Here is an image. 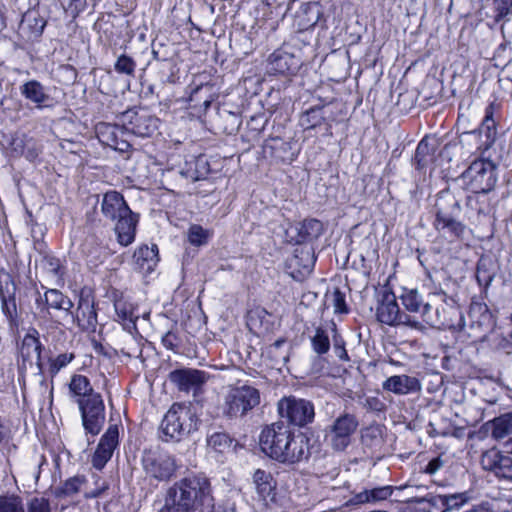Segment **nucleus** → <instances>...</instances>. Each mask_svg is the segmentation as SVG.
I'll return each mask as SVG.
<instances>
[{
  "instance_id": "nucleus-1",
  "label": "nucleus",
  "mask_w": 512,
  "mask_h": 512,
  "mask_svg": "<svg viewBox=\"0 0 512 512\" xmlns=\"http://www.w3.org/2000/svg\"><path fill=\"white\" fill-rule=\"evenodd\" d=\"M214 505L211 482L203 474L189 475L175 482L165 494L159 512H208Z\"/></svg>"
},
{
  "instance_id": "nucleus-2",
  "label": "nucleus",
  "mask_w": 512,
  "mask_h": 512,
  "mask_svg": "<svg viewBox=\"0 0 512 512\" xmlns=\"http://www.w3.org/2000/svg\"><path fill=\"white\" fill-rule=\"evenodd\" d=\"M309 440L304 434H294L283 421L265 427L259 438L262 451L270 458L294 464L309 456Z\"/></svg>"
},
{
  "instance_id": "nucleus-3",
  "label": "nucleus",
  "mask_w": 512,
  "mask_h": 512,
  "mask_svg": "<svg viewBox=\"0 0 512 512\" xmlns=\"http://www.w3.org/2000/svg\"><path fill=\"white\" fill-rule=\"evenodd\" d=\"M461 205L459 200L449 191H441L435 203V219L433 227L439 236L455 242L464 237L466 225L460 220Z\"/></svg>"
},
{
  "instance_id": "nucleus-4",
  "label": "nucleus",
  "mask_w": 512,
  "mask_h": 512,
  "mask_svg": "<svg viewBox=\"0 0 512 512\" xmlns=\"http://www.w3.org/2000/svg\"><path fill=\"white\" fill-rule=\"evenodd\" d=\"M102 215L115 221V233L118 242L123 246L130 245L135 238L138 216L128 207L123 196L117 191H109L103 195L101 202Z\"/></svg>"
},
{
  "instance_id": "nucleus-5",
  "label": "nucleus",
  "mask_w": 512,
  "mask_h": 512,
  "mask_svg": "<svg viewBox=\"0 0 512 512\" xmlns=\"http://www.w3.org/2000/svg\"><path fill=\"white\" fill-rule=\"evenodd\" d=\"M454 317H458L459 322L464 320L452 298L442 290L429 294V301L424 304L422 311V318L428 325L438 328H453L455 326Z\"/></svg>"
},
{
  "instance_id": "nucleus-6",
  "label": "nucleus",
  "mask_w": 512,
  "mask_h": 512,
  "mask_svg": "<svg viewBox=\"0 0 512 512\" xmlns=\"http://www.w3.org/2000/svg\"><path fill=\"white\" fill-rule=\"evenodd\" d=\"M260 404V391L251 385L229 387L224 395L221 411L224 417L236 419L248 414Z\"/></svg>"
},
{
  "instance_id": "nucleus-7",
  "label": "nucleus",
  "mask_w": 512,
  "mask_h": 512,
  "mask_svg": "<svg viewBox=\"0 0 512 512\" xmlns=\"http://www.w3.org/2000/svg\"><path fill=\"white\" fill-rule=\"evenodd\" d=\"M196 429V421L190 409L182 404H173L160 424L163 441H180Z\"/></svg>"
},
{
  "instance_id": "nucleus-8",
  "label": "nucleus",
  "mask_w": 512,
  "mask_h": 512,
  "mask_svg": "<svg viewBox=\"0 0 512 512\" xmlns=\"http://www.w3.org/2000/svg\"><path fill=\"white\" fill-rule=\"evenodd\" d=\"M496 170L492 161L477 159L462 173V179L472 193L488 194L496 185Z\"/></svg>"
},
{
  "instance_id": "nucleus-9",
  "label": "nucleus",
  "mask_w": 512,
  "mask_h": 512,
  "mask_svg": "<svg viewBox=\"0 0 512 512\" xmlns=\"http://www.w3.org/2000/svg\"><path fill=\"white\" fill-rule=\"evenodd\" d=\"M278 413L287 424L297 427L308 425L315 416L314 405L310 401L294 396L284 397L278 402Z\"/></svg>"
},
{
  "instance_id": "nucleus-10",
  "label": "nucleus",
  "mask_w": 512,
  "mask_h": 512,
  "mask_svg": "<svg viewBox=\"0 0 512 512\" xmlns=\"http://www.w3.org/2000/svg\"><path fill=\"white\" fill-rule=\"evenodd\" d=\"M376 316L379 322L389 326L403 324L413 327L417 323L409 315L400 311L395 294L387 288L379 293Z\"/></svg>"
},
{
  "instance_id": "nucleus-11",
  "label": "nucleus",
  "mask_w": 512,
  "mask_h": 512,
  "mask_svg": "<svg viewBox=\"0 0 512 512\" xmlns=\"http://www.w3.org/2000/svg\"><path fill=\"white\" fill-rule=\"evenodd\" d=\"M82 425L87 433L97 435L105 423V405L101 394L76 400Z\"/></svg>"
},
{
  "instance_id": "nucleus-12",
  "label": "nucleus",
  "mask_w": 512,
  "mask_h": 512,
  "mask_svg": "<svg viewBox=\"0 0 512 512\" xmlns=\"http://www.w3.org/2000/svg\"><path fill=\"white\" fill-rule=\"evenodd\" d=\"M146 474L158 481L169 480L176 470L175 459L165 452L148 450L142 456Z\"/></svg>"
},
{
  "instance_id": "nucleus-13",
  "label": "nucleus",
  "mask_w": 512,
  "mask_h": 512,
  "mask_svg": "<svg viewBox=\"0 0 512 512\" xmlns=\"http://www.w3.org/2000/svg\"><path fill=\"white\" fill-rule=\"evenodd\" d=\"M123 128L136 136L149 137L157 130L158 119L146 111L138 112L130 109L121 116Z\"/></svg>"
},
{
  "instance_id": "nucleus-14",
  "label": "nucleus",
  "mask_w": 512,
  "mask_h": 512,
  "mask_svg": "<svg viewBox=\"0 0 512 512\" xmlns=\"http://www.w3.org/2000/svg\"><path fill=\"white\" fill-rule=\"evenodd\" d=\"M357 427L358 421L352 414L346 413L336 418L327 436L332 447L338 451L346 449Z\"/></svg>"
},
{
  "instance_id": "nucleus-15",
  "label": "nucleus",
  "mask_w": 512,
  "mask_h": 512,
  "mask_svg": "<svg viewBox=\"0 0 512 512\" xmlns=\"http://www.w3.org/2000/svg\"><path fill=\"white\" fill-rule=\"evenodd\" d=\"M480 464L485 471L492 473L498 479L512 482V458L497 448L483 452Z\"/></svg>"
},
{
  "instance_id": "nucleus-16",
  "label": "nucleus",
  "mask_w": 512,
  "mask_h": 512,
  "mask_svg": "<svg viewBox=\"0 0 512 512\" xmlns=\"http://www.w3.org/2000/svg\"><path fill=\"white\" fill-rule=\"evenodd\" d=\"M207 379L208 376L204 371L191 368L176 369L169 373L170 382L179 391L187 393L192 391L195 394L206 383Z\"/></svg>"
},
{
  "instance_id": "nucleus-17",
  "label": "nucleus",
  "mask_w": 512,
  "mask_h": 512,
  "mask_svg": "<svg viewBox=\"0 0 512 512\" xmlns=\"http://www.w3.org/2000/svg\"><path fill=\"white\" fill-rule=\"evenodd\" d=\"M324 231L321 221L311 218L290 226L287 231L289 242L303 244L318 239Z\"/></svg>"
},
{
  "instance_id": "nucleus-18",
  "label": "nucleus",
  "mask_w": 512,
  "mask_h": 512,
  "mask_svg": "<svg viewBox=\"0 0 512 512\" xmlns=\"http://www.w3.org/2000/svg\"><path fill=\"white\" fill-rule=\"evenodd\" d=\"M301 66V59L290 48L281 47L268 58V71L273 74H292Z\"/></svg>"
},
{
  "instance_id": "nucleus-19",
  "label": "nucleus",
  "mask_w": 512,
  "mask_h": 512,
  "mask_svg": "<svg viewBox=\"0 0 512 512\" xmlns=\"http://www.w3.org/2000/svg\"><path fill=\"white\" fill-rule=\"evenodd\" d=\"M497 135V124L494 119V104L490 103L485 109V116L478 129L462 133L464 136L480 138L478 149L488 150L495 142Z\"/></svg>"
},
{
  "instance_id": "nucleus-20",
  "label": "nucleus",
  "mask_w": 512,
  "mask_h": 512,
  "mask_svg": "<svg viewBox=\"0 0 512 512\" xmlns=\"http://www.w3.org/2000/svg\"><path fill=\"white\" fill-rule=\"evenodd\" d=\"M119 430L117 425H110L102 435L96 451L92 457L94 468L101 470L111 459L115 448L118 446Z\"/></svg>"
},
{
  "instance_id": "nucleus-21",
  "label": "nucleus",
  "mask_w": 512,
  "mask_h": 512,
  "mask_svg": "<svg viewBox=\"0 0 512 512\" xmlns=\"http://www.w3.org/2000/svg\"><path fill=\"white\" fill-rule=\"evenodd\" d=\"M68 318L83 331L94 332L97 325V313L93 300L89 296L81 295L75 314L71 311Z\"/></svg>"
},
{
  "instance_id": "nucleus-22",
  "label": "nucleus",
  "mask_w": 512,
  "mask_h": 512,
  "mask_svg": "<svg viewBox=\"0 0 512 512\" xmlns=\"http://www.w3.org/2000/svg\"><path fill=\"white\" fill-rule=\"evenodd\" d=\"M470 328L482 335H488L487 332L494 331L495 320L488 306L482 303H472L469 309Z\"/></svg>"
},
{
  "instance_id": "nucleus-23",
  "label": "nucleus",
  "mask_w": 512,
  "mask_h": 512,
  "mask_svg": "<svg viewBox=\"0 0 512 512\" xmlns=\"http://www.w3.org/2000/svg\"><path fill=\"white\" fill-rule=\"evenodd\" d=\"M419 379L406 374L393 375L382 383V389L396 395H407L421 391Z\"/></svg>"
},
{
  "instance_id": "nucleus-24",
  "label": "nucleus",
  "mask_w": 512,
  "mask_h": 512,
  "mask_svg": "<svg viewBox=\"0 0 512 512\" xmlns=\"http://www.w3.org/2000/svg\"><path fill=\"white\" fill-rule=\"evenodd\" d=\"M46 26V20L42 17L39 11L32 9L24 13L19 32L22 38L26 40H34L40 37Z\"/></svg>"
},
{
  "instance_id": "nucleus-25",
  "label": "nucleus",
  "mask_w": 512,
  "mask_h": 512,
  "mask_svg": "<svg viewBox=\"0 0 512 512\" xmlns=\"http://www.w3.org/2000/svg\"><path fill=\"white\" fill-rule=\"evenodd\" d=\"M41 350L42 344L39 340V333L36 329H31L24 336L19 351L23 362H31L35 357L37 367L42 370Z\"/></svg>"
},
{
  "instance_id": "nucleus-26",
  "label": "nucleus",
  "mask_w": 512,
  "mask_h": 512,
  "mask_svg": "<svg viewBox=\"0 0 512 512\" xmlns=\"http://www.w3.org/2000/svg\"><path fill=\"white\" fill-rule=\"evenodd\" d=\"M466 214L472 223H480L490 212L487 194L472 193L466 200Z\"/></svg>"
},
{
  "instance_id": "nucleus-27",
  "label": "nucleus",
  "mask_w": 512,
  "mask_h": 512,
  "mask_svg": "<svg viewBox=\"0 0 512 512\" xmlns=\"http://www.w3.org/2000/svg\"><path fill=\"white\" fill-rule=\"evenodd\" d=\"M15 285L12 281L0 282L1 309L10 324H14L17 319V305L15 299Z\"/></svg>"
},
{
  "instance_id": "nucleus-28",
  "label": "nucleus",
  "mask_w": 512,
  "mask_h": 512,
  "mask_svg": "<svg viewBox=\"0 0 512 512\" xmlns=\"http://www.w3.org/2000/svg\"><path fill=\"white\" fill-rule=\"evenodd\" d=\"M44 298L45 308L42 309V312L50 315V309H54L64 312L66 318L71 314V309L74 304L70 298L64 295L60 290L48 289L44 293Z\"/></svg>"
},
{
  "instance_id": "nucleus-29",
  "label": "nucleus",
  "mask_w": 512,
  "mask_h": 512,
  "mask_svg": "<svg viewBox=\"0 0 512 512\" xmlns=\"http://www.w3.org/2000/svg\"><path fill=\"white\" fill-rule=\"evenodd\" d=\"M133 260L139 270L146 273L152 272L159 261L157 245L139 247L134 252Z\"/></svg>"
},
{
  "instance_id": "nucleus-30",
  "label": "nucleus",
  "mask_w": 512,
  "mask_h": 512,
  "mask_svg": "<svg viewBox=\"0 0 512 512\" xmlns=\"http://www.w3.org/2000/svg\"><path fill=\"white\" fill-rule=\"evenodd\" d=\"M21 95L34 103L37 108H43L50 100L45 87L37 80H30L20 86Z\"/></svg>"
},
{
  "instance_id": "nucleus-31",
  "label": "nucleus",
  "mask_w": 512,
  "mask_h": 512,
  "mask_svg": "<svg viewBox=\"0 0 512 512\" xmlns=\"http://www.w3.org/2000/svg\"><path fill=\"white\" fill-rule=\"evenodd\" d=\"M253 482L255 484L258 495L264 501L267 499H274L276 483L270 473L261 469H257L253 474Z\"/></svg>"
},
{
  "instance_id": "nucleus-32",
  "label": "nucleus",
  "mask_w": 512,
  "mask_h": 512,
  "mask_svg": "<svg viewBox=\"0 0 512 512\" xmlns=\"http://www.w3.org/2000/svg\"><path fill=\"white\" fill-rule=\"evenodd\" d=\"M69 392L72 397L76 400H80L81 398H89L92 395H98V392L94 391L93 386L90 383V380L81 374H74L69 382Z\"/></svg>"
},
{
  "instance_id": "nucleus-33",
  "label": "nucleus",
  "mask_w": 512,
  "mask_h": 512,
  "mask_svg": "<svg viewBox=\"0 0 512 512\" xmlns=\"http://www.w3.org/2000/svg\"><path fill=\"white\" fill-rule=\"evenodd\" d=\"M436 148L434 143L425 137L417 145L414 161L416 168L422 170L434 161Z\"/></svg>"
},
{
  "instance_id": "nucleus-34",
  "label": "nucleus",
  "mask_w": 512,
  "mask_h": 512,
  "mask_svg": "<svg viewBox=\"0 0 512 512\" xmlns=\"http://www.w3.org/2000/svg\"><path fill=\"white\" fill-rule=\"evenodd\" d=\"M479 339L487 341L497 351H502L508 355L512 354V331L508 334L492 331L489 335L480 336Z\"/></svg>"
},
{
  "instance_id": "nucleus-35",
  "label": "nucleus",
  "mask_w": 512,
  "mask_h": 512,
  "mask_svg": "<svg viewBox=\"0 0 512 512\" xmlns=\"http://www.w3.org/2000/svg\"><path fill=\"white\" fill-rule=\"evenodd\" d=\"M392 492V486H382L370 490H364L355 495L354 502L356 504L377 503L389 498L392 495Z\"/></svg>"
},
{
  "instance_id": "nucleus-36",
  "label": "nucleus",
  "mask_w": 512,
  "mask_h": 512,
  "mask_svg": "<svg viewBox=\"0 0 512 512\" xmlns=\"http://www.w3.org/2000/svg\"><path fill=\"white\" fill-rule=\"evenodd\" d=\"M114 307L118 319L122 321L126 328H136V320L138 319V315L135 313L133 304L120 299L115 301Z\"/></svg>"
},
{
  "instance_id": "nucleus-37",
  "label": "nucleus",
  "mask_w": 512,
  "mask_h": 512,
  "mask_svg": "<svg viewBox=\"0 0 512 512\" xmlns=\"http://www.w3.org/2000/svg\"><path fill=\"white\" fill-rule=\"evenodd\" d=\"M123 129V126L119 127L110 123H99L96 126V134L103 145L110 147L119 136L123 135Z\"/></svg>"
},
{
  "instance_id": "nucleus-38",
  "label": "nucleus",
  "mask_w": 512,
  "mask_h": 512,
  "mask_svg": "<svg viewBox=\"0 0 512 512\" xmlns=\"http://www.w3.org/2000/svg\"><path fill=\"white\" fill-rule=\"evenodd\" d=\"M234 440L225 432H214L207 438V446L216 453L230 452Z\"/></svg>"
},
{
  "instance_id": "nucleus-39",
  "label": "nucleus",
  "mask_w": 512,
  "mask_h": 512,
  "mask_svg": "<svg viewBox=\"0 0 512 512\" xmlns=\"http://www.w3.org/2000/svg\"><path fill=\"white\" fill-rule=\"evenodd\" d=\"M323 108L324 106H313L303 112L299 119L301 127L308 130L320 126L325 120Z\"/></svg>"
},
{
  "instance_id": "nucleus-40",
  "label": "nucleus",
  "mask_w": 512,
  "mask_h": 512,
  "mask_svg": "<svg viewBox=\"0 0 512 512\" xmlns=\"http://www.w3.org/2000/svg\"><path fill=\"white\" fill-rule=\"evenodd\" d=\"M400 299L407 311L422 314L425 303L417 289L403 288Z\"/></svg>"
},
{
  "instance_id": "nucleus-41",
  "label": "nucleus",
  "mask_w": 512,
  "mask_h": 512,
  "mask_svg": "<svg viewBox=\"0 0 512 512\" xmlns=\"http://www.w3.org/2000/svg\"><path fill=\"white\" fill-rule=\"evenodd\" d=\"M510 434H512V413L494 419L492 436L495 439H503Z\"/></svg>"
},
{
  "instance_id": "nucleus-42",
  "label": "nucleus",
  "mask_w": 512,
  "mask_h": 512,
  "mask_svg": "<svg viewBox=\"0 0 512 512\" xmlns=\"http://www.w3.org/2000/svg\"><path fill=\"white\" fill-rule=\"evenodd\" d=\"M83 476H74L67 479L56 491L57 497H71L78 494L85 483Z\"/></svg>"
},
{
  "instance_id": "nucleus-43",
  "label": "nucleus",
  "mask_w": 512,
  "mask_h": 512,
  "mask_svg": "<svg viewBox=\"0 0 512 512\" xmlns=\"http://www.w3.org/2000/svg\"><path fill=\"white\" fill-rule=\"evenodd\" d=\"M493 18L495 22H507L512 16V0H493Z\"/></svg>"
},
{
  "instance_id": "nucleus-44",
  "label": "nucleus",
  "mask_w": 512,
  "mask_h": 512,
  "mask_svg": "<svg viewBox=\"0 0 512 512\" xmlns=\"http://www.w3.org/2000/svg\"><path fill=\"white\" fill-rule=\"evenodd\" d=\"M313 351L318 355L325 354L330 349V340L326 330L318 327L315 334L311 337Z\"/></svg>"
},
{
  "instance_id": "nucleus-45",
  "label": "nucleus",
  "mask_w": 512,
  "mask_h": 512,
  "mask_svg": "<svg viewBox=\"0 0 512 512\" xmlns=\"http://www.w3.org/2000/svg\"><path fill=\"white\" fill-rule=\"evenodd\" d=\"M489 264L491 263L486 260H480L477 264L476 279L484 289H488L495 277V273L491 272L488 267Z\"/></svg>"
},
{
  "instance_id": "nucleus-46",
  "label": "nucleus",
  "mask_w": 512,
  "mask_h": 512,
  "mask_svg": "<svg viewBox=\"0 0 512 512\" xmlns=\"http://www.w3.org/2000/svg\"><path fill=\"white\" fill-rule=\"evenodd\" d=\"M0 512H25L24 504L19 496H0Z\"/></svg>"
},
{
  "instance_id": "nucleus-47",
  "label": "nucleus",
  "mask_w": 512,
  "mask_h": 512,
  "mask_svg": "<svg viewBox=\"0 0 512 512\" xmlns=\"http://www.w3.org/2000/svg\"><path fill=\"white\" fill-rule=\"evenodd\" d=\"M43 269L52 277L62 279L64 274L63 267L58 258L52 255H44L41 261Z\"/></svg>"
},
{
  "instance_id": "nucleus-48",
  "label": "nucleus",
  "mask_w": 512,
  "mask_h": 512,
  "mask_svg": "<svg viewBox=\"0 0 512 512\" xmlns=\"http://www.w3.org/2000/svg\"><path fill=\"white\" fill-rule=\"evenodd\" d=\"M210 233L200 225H192L188 230V240L192 245L201 246L208 242Z\"/></svg>"
},
{
  "instance_id": "nucleus-49",
  "label": "nucleus",
  "mask_w": 512,
  "mask_h": 512,
  "mask_svg": "<svg viewBox=\"0 0 512 512\" xmlns=\"http://www.w3.org/2000/svg\"><path fill=\"white\" fill-rule=\"evenodd\" d=\"M75 358L73 353H62L49 359V374L54 377Z\"/></svg>"
},
{
  "instance_id": "nucleus-50",
  "label": "nucleus",
  "mask_w": 512,
  "mask_h": 512,
  "mask_svg": "<svg viewBox=\"0 0 512 512\" xmlns=\"http://www.w3.org/2000/svg\"><path fill=\"white\" fill-rule=\"evenodd\" d=\"M135 68V61L131 57L124 54L118 57L114 65V69L116 72L126 75H133Z\"/></svg>"
},
{
  "instance_id": "nucleus-51",
  "label": "nucleus",
  "mask_w": 512,
  "mask_h": 512,
  "mask_svg": "<svg viewBox=\"0 0 512 512\" xmlns=\"http://www.w3.org/2000/svg\"><path fill=\"white\" fill-rule=\"evenodd\" d=\"M330 298L335 313H348L345 294L340 289L335 288Z\"/></svg>"
},
{
  "instance_id": "nucleus-52",
  "label": "nucleus",
  "mask_w": 512,
  "mask_h": 512,
  "mask_svg": "<svg viewBox=\"0 0 512 512\" xmlns=\"http://www.w3.org/2000/svg\"><path fill=\"white\" fill-rule=\"evenodd\" d=\"M467 501V498L464 494H452V495H444V510L443 512L451 511L453 509H458L463 506Z\"/></svg>"
},
{
  "instance_id": "nucleus-53",
  "label": "nucleus",
  "mask_w": 512,
  "mask_h": 512,
  "mask_svg": "<svg viewBox=\"0 0 512 512\" xmlns=\"http://www.w3.org/2000/svg\"><path fill=\"white\" fill-rule=\"evenodd\" d=\"M26 512H51L50 504L45 498H33L27 506Z\"/></svg>"
},
{
  "instance_id": "nucleus-54",
  "label": "nucleus",
  "mask_w": 512,
  "mask_h": 512,
  "mask_svg": "<svg viewBox=\"0 0 512 512\" xmlns=\"http://www.w3.org/2000/svg\"><path fill=\"white\" fill-rule=\"evenodd\" d=\"M62 8L70 13L72 17H76L83 9V0H58Z\"/></svg>"
},
{
  "instance_id": "nucleus-55",
  "label": "nucleus",
  "mask_w": 512,
  "mask_h": 512,
  "mask_svg": "<svg viewBox=\"0 0 512 512\" xmlns=\"http://www.w3.org/2000/svg\"><path fill=\"white\" fill-rule=\"evenodd\" d=\"M363 406L366 410L372 412H383L386 409L385 403L375 396L367 397Z\"/></svg>"
},
{
  "instance_id": "nucleus-56",
  "label": "nucleus",
  "mask_w": 512,
  "mask_h": 512,
  "mask_svg": "<svg viewBox=\"0 0 512 512\" xmlns=\"http://www.w3.org/2000/svg\"><path fill=\"white\" fill-rule=\"evenodd\" d=\"M408 502L423 503L428 502L432 506L444 507V495H427L424 497H415L408 500Z\"/></svg>"
},
{
  "instance_id": "nucleus-57",
  "label": "nucleus",
  "mask_w": 512,
  "mask_h": 512,
  "mask_svg": "<svg viewBox=\"0 0 512 512\" xmlns=\"http://www.w3.org/2000/svg\"><path fill=\"white\" fill-rule=\"evenodd\" d=\"M334 352L340 360L349 361V356L345 349V343L342 339L334 340Z\"/></svg>"
},
{
  "instance_id": "nucleus-58",
  "label": "nucleus",
  "mask_w": 512,
  "mask_h": 512,
  "mask_svg": "<svg viewBox=\"0 0 512 512\" xmlns=\"http://www.w3.org/2000/svg\"><path fill=\"white\" fill-rule=\"evenodd\" d=\"M444 462L440 457L433 458L426 465L424 472L430 475L437 473L443 466Z\"/></svg>"
},
{
  "instance_id": "nucleus-59",
  "label": "nucleus",
  "mask_w": 512,
  "mask_h": 512,
  "mask_svg": "<svg viewBox=\"0 0 512 512\" xmlns=\"http://www.w3.org/2000/svg\"><path fill=\"white\" fill-rule=\"evenodd\" d=\"M177 340V336L173 332L169 331L162 337V344L167 349L174 351L178 346Z\"/></svg>"
},
{
  "instance_id": "nucleus-60",
  "label": "nucleus",
  "mask_w": 512,
  "mask_h": 512,
  "mask_svg": "<svg viewBox=\"0 0 512 512\" xmlns=\"http://www.w3.org/2000/svg\"><path fill=\"white\" fill-rule=\"evenodd\" d=\"M301 254L305 256V264L303 265L304 272L310 273L313 270L315 258L310 251H301Z\"/></svg>"
},
{
  "instance_id": "nucleus-61",
  "label": "nucleus",
  "mask_w": 512,
  "mask_h": 512,
  "mask_svg": "<svg viewBox=\"0 0 512 512\" xmlns=\"http://www.w3.org/2000/svg\"><path fill=\"white\" fill-rule=\"evenodd\" d=\"M110 147L119 152H127L130 149L131 145L128 141L122 139V136H119L115 143L112 144Z\"/></svg>"
},
{
  "instance_id": "nucleus-62",
  "label": "nucleus",
  "mask_w": 512,
  "mask_h": 512,
  "mask_svg": "<svg viewBox=\"0 0 512 512\" xmlns=\"http://www.w3.org/2000/svg\"><path fill=\"white\" fill-rule=\"evenodd\" d=\"M208 512H235V507L232 504H219L218 506H215V504L212 506L211 511Z\"/></svg>"
},
{
  "instance_id": "nucleus-63",
  "label": "nucleus",
  "mask_w": 512,
  "mask_h": 512,
  "mask_svg": "<svg viewBox=\"0 0 512 512\" xmlns=\"http://www.w3.org/2000/svg\"><path fill=\"white\" fill-rule=\"evenodd\" d=\"M285 344V340L279 339L276 340L270 347H269V353L270 354H276L277 350L280 349Z\"/></svg>"
},
{
  "instance_id": "nucleus-64",
  "label": "nucleus",
  "mask_w": 512,
  "mask_h": 512,
  "mask_svg": "<svg viewBox=\"0 0 512 512\" xmlns=\"http://www.w3.org/2000/svg\"><path fill=\"white\" fill-rule=\"evenodd\" d=\"M377 430L376 429H373V428H370V429H366V431L364 432V434L362 435V439L363 441L365 442L367 440L368 437L370 438H376V433Z\"/></svg>"
}]
</instances>
